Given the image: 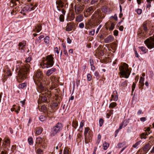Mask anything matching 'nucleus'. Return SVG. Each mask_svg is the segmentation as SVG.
I'll list each match as a JSON object with an SVG mask.
<instances>
[{
    "instance_id": "052dcab7",
    "label": "nucleus",
    "mask_w": 154,
    "mask_h": 154,
    "mask_svg": "<svg viewBox=\"0 0 154 154\" xmlns=\"http://www.w3.org/2000/svg\"><path fill=\"white\" fill-rule=\"evenodd\" d=\"M139 152H140V154H146V153L147 152L146 151H144L143 150H140L139 151Z\"/></svg>"
},
{
    "instance_id": "c03bdc74",
    "label": "nucleus",
    "mask_w": 154,
    "mask_h": 154,
    "mask_svg": "<svg viewBox=\"0 0 154 154\" xmlns=\"http://www.w3.org/2000/svg\"><path fill=\"white\" fill-rule=\"evenodd\" d=\"M103 120L102 119H100L99 121V126L100 127L102 126L103 125Z\"/></svg>"
},
{
    "instance_id": "f03ea898",
    "label": "nucleus",
    "mask_w": 154,
    "mask_h": 154,
    "mask_svg": "<svg viewBox=\"0 0 154 154\" xmlns=\"http://www.w3.org/2000/svg\"><path fill=\"white\" fill-rule=\"evenodd\" d=\"M54 58L51 54L48 55L43 58L42 61L40 63L41 67L43 69L51 67L54 65Z\"/></svg>"
},
{
    "instance_id": "13d9d810",
    "label": "nucleus",
    "mask_w": 154,
    "mask_h": 154,
    "mask_svg": "<svg viewBox=\"0 0 154 154\" xmlns=\"http://www.w3.org/2000/svg\"><path fill=\"white\" fill-rule=\"evenodd\" d=\"M95 30L93 29L92 31H90L89 32V34L91 35H94L95 33Z\"/></svg>"
},
{
    "instance_id": "1a4fd4ad",
    "label": "nucleus",
    "mask_w": 154,
    "mask_h": 154,
    "mask_svg": "<svg viewBox=\"0 0 154 154\" xmlns=\"http://www.w3.org/2000/svg\"><path fill=\"white\" fill-rule=\"evenodd\" d=\"M35 9V8L33 5L32 4H31L29 5H27L23 8L22 10V11H24L25 12H27L28 11L33 10Z\"/></svg>"
},
{
    "instance_id": "e2e57ef3",
    "label": "nucleus",
    "mask_w": 154,
    "mask_h": 154,
    "mask_svg": "<svg viewBox=\"0 0 154 154\" xmlns=\"http://www.w3.org/2000/svg\"><path fill=\"white\" fill-rule=\"evenodd\" d=\"M37 141H38L39 143H40L42 141V139L41 137H38L37 138Z\"/></svg>"
},
{
    "instance_id": "ea45409f",
    "label": "nucleus",
    "mask_w": 154,
    "mask_h": 154,
    "mask_svg": "<svg viewBox=\"0 0 154 154\" xmlns=\"http://www.w3.org/2000/svg\"><path fill=\"white\" fill-rule=\"evenodd\" d=\"M57 4L60 6L62 4H64L63 2L61 0H57L56 2Z\"/></svg>"
},
{
    "instance_id": "dca6fc26",
    "label": "nucleus",
    "mask_w": 154,
    "mask_h": 154,
    "mask_svg": "<svg viewBox=\"0 0 154 154\" xmlns=\"http://www.w3.org/2000/svg\"><path fill=\"white\" fill-rule=\"evenodd\" d=\"M83 19V17L82 14H79L75 18V21L78 22L82 21Z\"/></svg>"
},
{
    "instance_id": "5701e85b",
    "label": "nucleus",
    "mask_w": 154,
    "mask_h": 154,
    "mask_svg": "<svg viewBox=\"0 0 154 154\" xmlns=\"http://www.w3.org/2000/svg\"><path fill=\"white\" fill-rule=\"evenodd\" d=\"M147 23L146 22H144L142 25V27L143 28V30L145 31V32H146L147 31Z\"/></svg>"
},
{
    "instance_id": "e433bc0d",
    "label": "nucleus",
    "mask_w": 154,
    "mask_h": 154,
    "mask_svg": "<svg viewBox=\"0 0 154 154\" xmlns=\"http://www.w3.org/2000/svg\"><path fill=\"white\" fill-rule=\"evenodd\" d=\"M92 79V76L90 74H88L87 75V79L88 81H90Z\"/></svg>"
},
{
    "instance_id": "f8f14e48",
    "label": "nucleus",
    "mask_w": 154,
    "mask_h": 154,
    "mask_svg": "<svg viewBox=\"0 0 154 154\" xmlns=\"http://www.w3.org/2000/svg\"><path fill=\"white\" fill-rule=\"evenodd\" d=\"M118 98L117 92L116 91H115L113 92L111 95V99L110 100V101H112V100L115 101H117Z\"/></svg>"
},
{
    "instance_id": "4d7b16f0",
    "label": "nucleus",
    "mask_w": 154,
    "mask_h": 154,
    "mask_svg": "<svg viewBox=\"0 0 154 154\" xmlns=\"http://www.w3.org/2000/svg\"><path fill=\"white\" fill-rule=\"evenodd\" d=\"M31 60V57H28L26 60V63H29L30 62Z\"/></svg>"
},
{
    "instance_id": "c756f323",
    "label": "nucleus",
    "mask_w": 154,
    "mask_h": 154,
    "mask_svg": "<svg viewBox=\"0 0 154 154\" xmlns=\"http://www.w3.org/2000/svg\"><path fill=\"white\" fill-rule=\"evenodd\" d=\"M39 119L41 122H44L46 120V118L44 116H40Z\"/></svg>"
},
{
    "instance_id": "79ce46f5",
    "label": "nucleus",
    "mask_w": 154,
    "mask_h": 154,
    "mask_svg": "<svg viewBox=\"0 0 154 154\" xmlns=\"http://www.w3.org/2000/svg\"><path fill=\"white\" fill-rule=\"evenodd\" d=\"M115 26V24L113 23H112L111 24V26L109 28V29L111 30H112L114 28Z\"/></svg>"
},
{
    "instance_id": "473e14b6",
    "label": "nucleus",
    "mask_w": 154,
    "mask_h": 154,
    "mask_svg": "<svg viewBox=\"0 0 154 154\" xmlns=\"http://www.w3.org/2000/svg\"><path fill=\"white\" fill-rule=\"evenodd\" d=\"M28 141L29 145H32L33 143V139L32 137L28 138Z\"/></svg>"
},
{
    "instance_id": "393cba45",
    "label": "nucleus",
    "mask_w": 154,
    "mask_h": 154,
    "mask_svg": "<svg viewBox=\"0 0 154 154\" xmlns=\"http://www.w3.org/2000/svg\"><path fill=\"white\" fill-rule=\"evenodd\" d=\"M144 80V78H143L142 77H140L139 81V85L141 87H142L144 85V83H143Z\"/></svg>"
},
{
    "instance_id": "412c9836",
    "label": "nucleus",
    "mask_w": 154,
    "mask_h": 154,
    "mask_svg": "<svg viewBox=\"0 0 154 154\" xmlns=\"http://www.w3.org/2000/svg\"><path fill=\"white\" fill-rule=\"evenodd\" d=\"M72 125L73 128L76 129L78 126V122L75 120H73L72 122Z\"/></svg>"
},
{
    "instance_id": "72a5a7b5",
    "label": "nucleus",
    "mask_w": 154,
    "mask_h": 154,
    "mask_svg": "<svg viewBox=\"0 0 154 154\" xmlns=\"http://www.w3.org/2000/svg\"><path fill=\"white\" fill-rule=\"evenodd\" d=\"M129 122V120L126 119L123 121L122 123L123 124L124 126L125 127L127 125Z\"/></svg>"
},
{
    "instance_id": "0eeeda50",
    "label": "nucleus",
    "mask_w": 154,
    "mask_h": 154,
    "mask_svg": "<svg viewBox=\"0 0 154 154\" xmlns=\"http://www.w3.org/2000/svg\"><path fill=\"white\" fill-rule=\"evenodd\" d=\"M144 43L149 49L154 48V37H150L144 41Z\"/></svg>"
},
{
    "instance_id": "3c124183",
    "label": "nucleus",
    "mask_w": 154,
    "mask_h": 154,
    "mask_svg": "<svg viewBox=\"0 0 154 154\" xmlns=\"http://www.w3.org/2000/svg\"><path fill=\"white\" fill-rule=\"evenodd\" d=\"M136 87V84L134 82L132 86V91H134V90L135 88Z\"/></svg>"
},
{
    "instance_id": "69168bd1",
    "label": "nucleus",
    "mask_w": 154,
    "mask_h": 154,
    "mask_svg": "<svg viewBox=\"0 0 154 154\" xmlns=\"http://www.w3.org/2000/svg\"><path fill=\"white\" fill-rule=\"evenodd\" d=\"M41 42V40L39 39V38H37L35 40V42L36 43H40Z\"/></svg>"
},
{
    "instance_id": "5fc2aeb1",
    "label": "nucleus",
    "mask_w": 154,
    "mask_h": 154,
    "mask_svg": "<svg viewBox=\"0 0 154 154\" xmlns=\"http://www.w3.org/2000/svg\"><path fill=\"white\" fill-rule=\"evenodd\" d=\"M84 26V24L83 23H79V27L81 28H83Z\"/></svg>"
},
{
    "instance_id": "6e6d98bb",
    "label": "nucleus",
    "mask_w": 154,
    "mask_h": 154,
    "mask_svg": "<svg viewBox=\"0 0 154 154\" xmlns=\"http://www.w3.org/2000/svg\"><path fill=\"white\" fill-rule=\"evenodd\" d=\"M140 142H137L136 143L133 145V146L135 148H136L137 146L140 144Z\"/></svg>"
},
{
    "instance_id": "680f3d73",
    "label": "nucleus",
    "mask_w": 154,
    "mask_h": 154,
    "mask_svg": "<svg viewBox=\"0 0 154 154\" xmlns=\"http://www.w3.org/2000/svg\"><path fill=\"white\" fill-rule=\"evenodd\" d=\"M5 142L6 143L7 145H9L10 144V140L9 139H7L5 141Z\"/></svg>"
},
{
    "instance_id": "9b49d317",
    "label": "nucleus",
    "mask_w": 154,
    "mask_h": 154,
    "mask_svg": "<svg viewBox=\"0 0 154 154\" xmlns=\"http://www.w3.org/2000/svg\"><path fill=\"white\" fill-rule=\"evenodd\" d=\"M42 72L39 70H38L35 73L34 76V79L37 80L39 82H40V80L42 78Z\"/></svg>"
},
{
    "instance_id": "09e8293b",
    "label": "nucleus",
    "mask_w": 154,
    "mask_h": 154,
    "mask_svg": "<svg viewBox=\"0 0 154 154\" xmlns=\"http://www.w3.org/2000/svg\"><path fill=\"white\" fill-rule=\"evenodd\" d=\"M7 75L8 77L11 76L12 75V73L11 71L9 70L7 72Z\"/></svg>"
},
{
    "instance_id": "a18cd8bd",
    "label": "nucleus",
    "mask_w": 154,
    "mask_h": 154,
    "mask_svg": "<svg viewBox=\"0 0 154 154\" xmlns=\"http://www.w3.org/2000/svg\"><path fill=\"white\" fill-rule=\"evenodd\" d=\"M119 32L117 30H115L113 31V34L116 36H117L118 35Z\"/></svg>"
},
{
    "instance_id": "c85d7f7f",
    "label": "nucleus",
    "mask_w": 154,
    "mask_h": 154,
    "mask_svg": "<svg viewBox=\"0 0 154 154\" xmlns=\"http://www.w3.org/2000/svg\"><path fill=\"white\" fill-rule=\"evenodd\" d=\"M50 79L53 82H58V80L54 76H51L50 77Z\"/></svg>"
},
{
    "instance_id": "6e6552de",
    "label": "nucleus",
    "mask_w": 154,
    "mask_h": 154,
    "mask_svg": "<svg viewBox=\"0 0 154 154\" xmlns=\"http://www.w3.org/2000/svg\"><path fill=\"white\" fill-rule=\"evenodd\" d=\"M75 28V23L73 22H69L67 24L65 30L67 31L70 32L73 29L74 30Z\"/></svg>"
},
{
    "instance_id": "ddd939ff",
    "label": "nucleus",
    "mask_w": 154,
    "mask_h": 154,
    "mask_svg": "<svg viewBox=\"0 0 154 154\" xmlns=\"http://www.w3.org/2000/svg\"><path fill=\"white\" fill-rule=\"evenodd\" d=\"M42 29V25L41 24H38L35 27V28L33 31L37 33L39 32Z\"/></svg>"
},
{
    "instance_id": "7ed1b4c3",
    "label": "nucleus",
    "mask_w": 154,
    "mask_h": 154,
    "mask_svg": "<svg viewBox=\"0 0 154 154\" xmlns=\"http://www.w3.org/2000/svg\"><path fill=\"white\" fill-rule=\"evenodd\" d=\"M128 65L125 63H124L123 65L119 67V69L120 71L119 73L121 75L123 76V77L126 79L128 78L131 73L128 69Z\"/></svg>"
},
{
    "instance_id": "4468645a",
    "label": "nucleus",
    "mask_w": 154,
    "mask_h": 154,
    "mask_svg": "<svg viewBox=\"0 0 154 154\" xmlns=\"http://www.w3.org/2000/svg\"><path fill=\"white\" fill-rule=\"evenodd\" d=\"M56 71V69L55 68H52L51 69L48 70L46 73L47 76H49L52 74L54 72Z\"/></svg>"
},
{
    "instance_id": "603ef678",
    "label": "nucleus",
    "mask_w": 154,
    "mask_h": 154,
    "mask_svg": "<svg viewBox=\"0 0 154 154\" xmlns=\"http://www.w3.org/2000/svg\"><path fill=\"white\" fill-rule=\"evenodd\" d=\"M19 0H11V2L13 4V5L12 6H14V5H16V2L18 1Z\"/></svg>"
},
{
    "instance_id": "f3484780",
    "label": "nucleus",
    "mask_w": 154,
    "mask_h": 154,
    "mask_svg": "<svg viewBox=\"0 0 154 154\" xmlns=\"http://www.w3.org/2000/svg\"><path fill=\"white\" fill-rule=\"evenodd\" d=\"M26 44V42L24 41H23L22 42H20L18 45V46L20 47H21L22 49H23L25 48V46Z\"/></svg>"
},
{
    "instance_id": "864d4df0",
    "label": "nucleus",
    "mask_w": 154,
    "mask_h": 154,
    "mask_svg": "<svg viewBox=\"0 0 154 154\" xmlns=\"http://www.w3.org/2000/svg\"><path fill=\"white\" fill-rule=\"evenodd\" d=\"M137 12L138 14H140L142 12V10L141 9H138L137 10Z\"/></svg>"
},
{
    "instance_id": "6ab92c4d",
    "label": "nucleus",
    "mask_w": 154,
    "mask_h": 154,
    "mask_svg": "<svg viewBox=\"0 0 154 154\" xmlns=\"http://www.w3.org/2000/svg\"><path fill=\"white\" fill-rule=\"evenodd\" d=\"M94 11L93 8L92 7H90L86 10V12L87 13H89V15H90Z\"/></svg>"
},
{
    "instance_id": "0e129e2a",
    "label": "nucleus",
    "mask_w": 154,
    "mask_h": 154,
    "mask_svg": "<svg viewBox=\"0 0 154 154\" xmlns=\"http://www.w3.org/2000/svg\"><path fill=\"white\" fill-rule=\"evenodd\" d=\"M127 85V83L126 82H124L121 84V86H125Z\"/></svg>"
},
{
    "instance_id": "cd10ccee",
    "label": "nucleus",
    "mask_w": 154,
    "mask_h": 154,
    "mask_svg": "<svg viewBox=\"0 0 154 154\" xmlns=\"http://www.w3.org/2000/svg\"><path fill=\"white\" fill-rule=\"evenodd\" d=\"M117 106V103L116 102H112L110 103L109 105V108L113 109Z\"/></svg>"
},
{
    "instance_id": "a211bd4d",
    "label": "nucleus",
    "mask_w": 154,
    "mask_h": 154,
    "mask_svg": "<svg viewBox=\"0 0 154 154\" xmlns=\"http://www.w3.org/2000/svg\"><path fill=\"white\" fill-rule=\"evenodd\" d=\"M150 145L149 143H147L145 145L143 148V149L144 151L147 152L150 149Z\"/></svg>"
},
{
    "instance_id": "4c0bfd02",
    "label": "nucleus",
    "mask_w": 154,
    "mask_h": 154,
    "mask_svg": "<svg viewBox=\"0 0 154 154\" xmlns=\"http://www.w3.org/2000/svg\"><path fill=\"white\" fill-rule=\"evenodd\" d=\"M124 145H125V144L124 143H119L117 144V146H118L117 147L118 148H121L122 147H123Z\"/></svg>"
},
{
    "instance_id": "9d476101",
    "label": "nucleus",
    "mask_w": 154,
    "mask_h": 154,
    "mask_svg": "<svg viewBox=\"0 0 154 154\" xmlns=\"http://www.w3.org/2000/svg\"><path fill=\"white\" fill-rule=\"evenodd\" d=\"M84 5H75L74 9L76 14H79L81 13L84 9Z\"/></svg>"
},
{
    "instance_id": "a878e982",
    "label": "nucleus",
    "mask_w": 154,
    "mask_h": 154,
    "mask_svg": "<svg viewBox=\"0 0 154 154\" xmlns=\"http://www.w3.org/2000/svg\"><path fill=\"white\" fill-rule=\"evenodd\" d=\"M139 48L145 54L148 51V50L146 49V47H139Z\"/></svg>"
},
{
    "instance_id": "4be33fe9",
    "label": "nucleus",
    "mask_w": 154,
    "mask_h": 154,
    "mask_svg": "<svg viewBox=\"0 0 154 154\" xmlns=\"http://www.w3.org/2000/svg\"><path fill=\"white\" fill-rule=\"evenodd\" d=\"M150 134V133H147V132H145L143 133L140 136V138L141 139H146V136H148L149 134Z\"/></svg>"
},
{
    "instance_id": "a19ab883",
    "label": "nucleus",
    "mask_w": 154,
    "mask_h": 154,
    "mask_svg": "<svg viewBox=\"0 0 154 154\" xmlns=\"http://www.w3.org/2000/svg\"><path fill=\"white\" fill-rule=\"evenodd\" d=\"M75 18V16L74 14H72L69 17V21H71L74 20Z\"/></svg>"
},
{
    "instance_id": "37998d69",
    "label": "nucleus",
    "mask_w": 154,
    "mask_h": 154,
    "mask_svg": "<svg viewBox=\"0 0 154 154\" xmlns=\"http://www.w3.org/2000/svg\"><path fill=\"white\" fill-rule=\"evenodd\" d=\"M94 75L97 77L98 78H99L100 77V76L99 75V73L98 72L96 71L94 73Z\"/></svg>"
},
{
    "instance_id": "2f4dec72",
    "label": "nucleus",
    "mask_w": 154,
    "mask_h": 154,
    "mask_svg": "<svg viewBox=\"0 0 154 154\" xmlns=\"http://www.w3.org/2000/svg\"><path fill=\"white\" fill-rule=\"evenodd\" d=\"M49 37L48 36H46L44 38V42L47 44H48L49 42Z\"/></svg>"
},
{
    "instance_id": "aec40b11",
    "label": "nucleus",
    "mask_w": 154,
    "mask_h": 154,
    "mask_svg": "<svg viewBox=\"0 0 154 154\" xmlns=\"http://www.w3.org/2000/svg\"><path fill=\"white\" fill-rule=\"evenodd\" d=\"M84 123L85 121L84 120H82L81 121V122H80L79 128V129L78 130L79 131L81 132H82V131L83 127L84 125Z\"/></svg>"
},
{
    "instance_id": "2eb2a0df",
    "label": "nucleus",
    "mask_w": 154,
    "mask_h": 154,
    "mask_svg": "<svg viewBox=\"0 0 154 154\" xmlns=\"http://www.w3.org/2000/svg\"><path fill=\"white\" fill-rule=\"evenodd\" d=\"M114 38L113 36L109 35L104 39V42L106 43H109L113 41Z\"/></svg>"
},
{
    "instance_id": "f257e3e1",
    "label": "nucleus",
    "mask_w": 154,
    "mask_h": 154,
    "mask_svg": "<svg viewBox=\"0 0 154 154\" xmlns=\"http://www.w3.org/2000/svg\"><path fill=\"white\" fill-rule=\"evenodd\" d=\"M30 65L27 64L25 66H20L18 65L17 66L16 70H18L17 79L19 82H21L24 78L26 77L27 74L29 73Z\"/></svg>"
},
{
    "instance_id": "20e7f679",
    "label": "nucleus",
    "mask_w": 154,
    "mask_h": 154,
    "mask_svg": "<svg viewBox=\"0 0 154 154\" xmlns=\"http://www.w3.org/2000/svg\"><path fill=\"white\" fill-rule=\"evenodd\" d=\"M41 89L42 91L41 92L42 96L41 95H40L38 100H41L43 102H46L47 100V97L49 98L51 97V91L46 90L45 88L43 86L41 87Z\"/></svg>"
},
{
    "instance_id": "39448f33",
    "label": "nucleus",
    "mask_w": 154,
    "mask_h": 154,
    "mask_svg": "<svg viewBox=\"0 0 154 154\" xmlns=\"http://www.w3.org/2000/svg\"><path fill=\"white\" fill-rule=\"evenodd\" d=\"M63 125L60 122L57 123L55 126H54L51 131L50 135L51 137L54 136L57 133L61 131L63 128Z\"/></svg>"
},
{
    "instance_id": "58836bf2",
    "label": "nucleus",
    "mask_w": 154,
    "mask_h": 154,
    "mask_svg": "<svg viewBox=\"0 0 154 154\" xmlns=\"http://www.w3.org/2000/svg\"><path fill=\"white\" fill-rule=\"evenodd\" d=\"M26 86V84L25 83H22L19 85V87L20 88H23L24 87Z\"/></svg>"
},
{
    "instance_id": "bb28decb",
    "label": "nucleus",
    "mask_w": 154,
    "mask_h": 154,
    "mask_svg": "<svg viewBox=\"0 0 154 154\" xmlns=\"http://www.w3.org/2000/svg\"><path fill=\"white\" fill-rule=\"evenodd\" d=\"M109 145L108 143L105 142L103 144V149L104 150H106L109 147Z\"/></svg>"
},
{
    "instance_id": "774afa93",
    "label": "nucleus",
    "mask_w": 154,
    "mask_h": 154,
    "mask_svg": "<svg viewBox=\"0 0 154 154\" xmlns=\"http://www.w3.org/2000/svg\"><path fill=\"white\" fill-rule=\"evenodd\" d=\"M69 150L67 149H64L63 151V154H68Z\"/></svg>"
},
{
    "instance_id": "de8ad7c7",
    "label": "nucleus",
    "mask_w": 154,
    "mask_h": 154,
    "mask_svg": "<svg viewBox=\"0 0 154 154\" xmlns=\"http://www.w3.org/2000/svg\"><path fill=\"white\" fill-rule=\"evenodd\" d=\"M53 116V113L51 112H49L47 113V116L48 117H52Z\"/></svg>"
},
{
    "instance_id": "338daca9",
    "label": "nucleus",
    "mask_w": 154,
    "mask_h": 154,
    "mask_svg": "<svg viewBox=\"0 0 154 154\" xmlns=\"http://www.w3.org/2000/svg\"><path fill=\"white\" fill-rule=\"evenodd\" d=\"M63 53H64V54L67 56V57H68V53L67 51L66 50V49H65V50H64V51H63Z\"/></svg>"
},
{
    "instance_id": "7c9ffc66",
    "label": "nucleus",
    "mask_w": 154,
    "mask_h": 154,
    "mask_svg": "<svg viewBox=\"0 0 154 154\" xmlns=\"http://www.w3.org/2000/svg\"><path fill=\"white\" fill-rule=\"evenodd\" d=\"M60 21L61 22H63L64 20V17L63 14L60 15L59 17Z\"/></svg>"
},
{
    "instance_id": "c9c22d12",
    "label": "nucleus",
    "mask_w": 154,
    "mask_h": 154,
    "mask_svg": "<svg viewBox=\"0 0 154 154\" xmlns=\"http://www.w3.org/2000/svg\"><path fill=\"white\" fill-rule=\"evenodd\" d=\"M101 136L100 135V134H99L97 136V144H99V143L100 142V140H101Z\"/></svg>"
},
{
    "instance_id": "bf43d9fd",
    "label": "nucleus",
    "mask_w": 154,
    "mask_h": 154,
    "mask_svg": "<svg viewBox=\"0 0 154 154\" xmlns=\"http://www.w3.org/2000/svg\"><path fill=\"white\" fill-rule=\"evenodd\" d=\"M134 51L135 57H138L139 55L137 52V51L136 50V49H134Z\"/></svg>"
},
{
    "instance_id": "b1692460",
    "label": "nucleus",
    "mask_w": 154,
    "mask_h": 154,
    "mask_svg": "<svg viewBox=\"0 0 154 154\" xmlns=\"http://www.w3.org/2000/svg\"><path fill=\"white\" fill-rule=\"evenodd\" d=\"M43 130L42 128L40 127L36 129V133L38 135L41 134Z\"/></svg>"
},
{
    "instance_id": "8fccbe9b",
    "label": "nucleus",
    "mask_w": 154,
    "mask_h": 154,
    "mask_svg": "<svg viewBox=\"0 0 154 154\" xmlns=\"http://www.w3.org/2000/svg\"><path fill=\"white\" fill-rule=\"evenodd\" d=\"M60 50L59 48V50L57 47H55L54 49V51H55L57 54H59V51Z\"/></svg>"
},
{
    "instance_id": "423d86ee",
    "label": "nucleus",
    "mask_w": 154,
    "mask_h": 154,
    "mask_svg": "<svg viewBox=\"0 0 154 154\" xmlns=\"http://www.w3.org/2000/svg\"><path fill=\"white\" fill-rule=\"evenodd\" d=\"M90 128L89 127H86L85 128L84 135L85 142L86 143H89L91 139V137L90 135Z\"/></svg>"
},
{
    "instance_id": "49530a36",
    "label": "nucleus",
    "mask_w": 154,
    "mask_h": 154,
    "mask_svg": "<svg viewBox=\"0 0 154 154\" xmlns=\"http://www.w3.org/2000/svg\"><path fill=\"white\" fill-rule=\"evenodd\" d=\"M37 152L38 154H42L43 153L42 150L40 149H38L37 150Z\"/></svg>"
},
{
    "instance_id": "f704fd0d",
    "label": "nucleus",
    "mask_w": 154,
    "mask_h": 154,
    "mask_svg": "<svg viewBox=\"0 0 154 154\" xmlns=\"http://www.w3.org/2000/svg\"><path fill=\"white\" fill-rule=\"evenodd\" d=\"M47 107L45 105L42 106L41 107V109L43 112H45L47 110Z\"/></svg>"
}]
</instances>
